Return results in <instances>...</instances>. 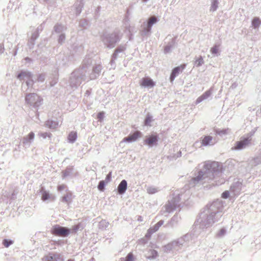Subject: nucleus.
<instances>
[{
  "label": "nucleus",
  "mask_w": 261,
  "mask_h": 261,
  "mask_svg": "<svg viewBox=\"0 0 261 261\" xmlns=\"http://www.w3.org/2000/svg\"><path fill=\"white\" fill-rule=\"evenodd\" d=\"M60 258V255L56 253H49L43 258L44 261H58Z\"/></svg>",
  "instance_id": "nucleus-6"
},
{
  "label": "nucleus",
  "mask_w": 261,
  "mask_h": 261,
  "mask_svg": "<svg viewBox=\"0 0 261 261\" xmlns=\"http://www.w3.org/2000/svg\"><path fill=\"white\" fill-rule=\"evenodd\" d=\"M204 99L203 98L202 96H200V97H199L197 100H196V103H200V102H201L202 100H203Z\"/></svg>",
  "instance_id": "nucleus-33"
},
{
  "label": "nucleus",
  "mask_w": 261,
  "mask_h": 261,
  "mask_svg": "<svg viewBox=\"0 0 261 261\" xmlns=\"http://www.w3.org/2000/svg\"><path fill=\"white\" fill-rule=\"evenodd\" d=\"M171 47L170 46H166L164 48V52L167 53L170 51Z\"/></svg>",
  "instance_id": "nucleus-32"
},
{
  "label": "nucleus",
  "mask_w": 261,
  "mask_h": 261,
  "mask_svg": "<svg viewBox=\"0 0 261 261\" xmlns=\"http://www.w3.org/2000/svg\"><path fill=\"white\" fill-rule=\"evenodd\" d=\"M152 119L151 117L150 116H147L145 120V124L146 125L150 126L151 125V122H152Z\"/></svg>",
  "instance_id": "nucleus-21"
},
{
  "label": "nucleus",
  "mask_w": 261,
  "mask_h": 261,
  "mask_svg": "<svg viewBox=\"0 0 261 261\" xmlns=\"http://www.w3.org/2000/svg\"><path fill=\"white\" fill-rule=\"evenodd\" d=\"M147 231H148V232H150L151 234H152V233H153L154 232H155V231L154 230H153L152 227L150 228L149 229H148Z\"/></svg>",
  "instance_id": "nucleus-36"
},
{
  "label": "nucleus",
  "mask_w": 261,
  "mask_h": 261,
  "mask_svg": "<svg viewBox=\"0 0 261 261\" xmlns=\"http://www.w3.org/2000/svg\"><path fill=\"white\" fill-rule=\"evenodd\" d=\"M163 221H160L156 224V225H158L160 227L161 225H163Z\"/></svg>",
  "instance_id": "nucleus-41"
},
{
  "label": "nucleus",
  "mask_w": 261,
  "mask_h": 261,
  "mask_svg": "<svg viewBox=\"0 0 261 261\" xmlns=\"http://www.w3.org/2000/svg\"><path fill=\"white\" fill-rule=\"evenodd\" d=\"M217 166V163L216 162H213L211 163H207L204 165L205 168L208 170V172H212L214 171V169H211L212 167Z\"/></svg>",
  "instance_id": "nucleus-13"
},
{
  "label": "nucleus",
  "mask_w": 261,
  "mask_h": 261,
  "mask_svg": "<svg viewBox=\"0 0 261 261\" xmlns=\"http://www.w3.org/2000/svg\"><path fill=\"white\" fill-rule=\"evenodd\" d=\"M213 137L211 136H205L201 139V145L202 146L212 145L214 144L212 142Z\"/></svg>",
  "instance_id": "nucleus-7"
},
{
  "label": "nucleus",
  "mask_w": 261,
  "mask_h": 261,
  "mask_svg": "<svg viewBox=\"0 0 261 261\" xmlns=\"http://www.w3.org/2000/svg\"><path fill=\"white\" fill-rule=\"evenodd\" d=\"M261 24V20L257 17H255L252 21V26L254 28H257L259 27L260 24Z\"/></svg>",
  "instance_id": "nucleus-15"
},
{
  "label": "nucleus",
  "mask_w": 261,
  "mask_h": 261,
  "mask_svg": "<svg viewBox=\"0 0 261 261\" xmlns=\"http://www.w3.org/2000/svg\"><path fill=\"white\" fill-rule=\"evenodd\" d=\"M249 140L248 139H245L243 141H238L236 143V146L233 148L234 149H240L244 148L249 143Z\"/></svg>",
  "instance_id": "nucleus-8"
},
{
  "label": "nucleus",
  "mask_w": 261,
  "mask_h": 261,
  "mask_svg": "<svg viewBox=\"0 0 261 261\" xmlns=\"http://www.w3.org/2000/svg\"><path fill=\"white\" fill-rule=\"evenodd\" d=\"M67 261H74V260L72 259H69Z\"/></svg>",
  "instance_id": "nucleus-45"
},
{
  "label": "nucleus",
  "mask_w": 261,
  "mask_h": 261,
  "mask_svg": "<svg viewBox=\"0 0 261 261\" xmlns=\"http://www.w3.org/2000/svg\"><path fill=\"white\" fill-rule=\"evenodd\" d=\"M65 188V186L64 185H61V186H59L58 187V190L59 191H61L63 189H64Z\"/></svg>",
  "instance_id": "nucleus-38"
},
{
  "label": "nucleus",
  "mask_w": 261,
  "mask_h": 261,
  "mask_svg": "<svg viewBox=\"0 0 261 261\" xmlns=\"http://www.w3.org/2000/svg\"><path fill=\"white\" fill-rule=\"evenodd\" d=\"M152 227L153 230H154L155 231H156L159 228V227L156 225V224L154 225Z\"/></svg>",
  "instance_id": "nucleus-42"
},
{
  "label": "nucleus",
  "mask_w": 261,
  "mask_h": 261,
  "mask_svg": "<svg viewBox=\"0 0 261 261\" xmlns=\"http://www.w3.org/2000/svg\"><path fill=\"white\" fill-rule=\"evenodd\" d=\"M142 134L139 131H136L133 134L125 137L123 139V142H132L136 141L138 138H141Z\"/></svg>",
  "instance_id": "nucleus-3"
},
{
  "label": "nucleus",
  "mask_w": 261,
  "mask_h": 261,
  "mask_svg": "<svg viewBox=\"0 0 261 261\" xmlns=\"http://www.w3.org/2000/svg\"><path fill=\"white\" fill-rule=\"evenodd\" d=\"M37 95L35 94H29L26 96L25 100L28 103H33Z\"/></svg>",
  "instance_id": "nucleus-12"
},
{
  "label": "nucleus",
  "mask_w": 261,
  "mask_h": 261,
  "mask_svg": "<svg viewBox=\"0 0 261 261\" xmlns=\"http://www.w3.org/2000/svg\"><path fill=\"white\" fill-rule=\"evenodd\" d=\"M185 66L186 65L185 64H182L174 68L172 70V72L170 77L171 82H173L175 77L177 76L180 72H182V71L185 69Z\"/></svg>",
  "instance_id": "nucleus-4"
},
{
  "label": "nucleus",
  "mask_w": 261,
  "mask_h": 261,
  "mask_svg": "<svg viewBox=\"0 0 261 261\" xmlns=\"http://www.w3.org/2000/svg\"><path fill=\"white\" fill-rule=\"evenodd\" d=\"M219 49L218 47L217 46H215L213 47H212L211 49V51L213 54H216L218 53Z\"/></svg>",
  "instance_id": "nucleus-25"
},
{
  "label": "nucleus",
  "mask_w": 261,
  "mask_h": 261,
  "mask_svg": "<svg viewBox=\"0 0 261 261\" xmlns=\"http://www.w3.org/2000/svg\"><path fill=\"white\" fill-rule=\"evenodd\" d=\"M28 137L30 140H33L34 138V134L33 132H31L28 135Z\"/></svg>",
  "instance_id": "nucleus-31"
},
{
  "label": "nucleus",
  "mask_w": 261,
  "mask_h": 261,
  "mask_svg": "<svg viewBox=\"0 0 261 261\" xmlns=\"http://www.w3.org/2000/svg\"><path fill=\"white\" fill-rule=\"evenodd\" d=\"M54 128H56L57 127V125H58V124L57 123H54Z\"/></svg>",
  "instance_id": "nucleus-44"
},
{
  "label": "nucleus",
  "mask_w": 261,
  "mask_h": 261,
  "mask_svg": "<svg viewBox=\"0 0 261 261\" xmlns=\"http://www.w3.org/2000/svg\"><path fill=\"white\" fill-rule=\"evenodd\" d=\"M50 198L49 194L46 191H43L42 194V199L43 201L46 200Z\"/></svg>",
  "instance_id": "nucleus-18"
},
{
  "label": "nucleus",
  "mask_w": 261,
  "mask_h": 261,
  "mask_svg": "<svg viewBox=\"0 0 261 261\" xmlns=\"http://www.w3.org/2000/svg\"><path fill=\"white\" fill-rule=\"evenodd\" d=\"M106 184V182L104 180L100 181L98 185V190L101 191H103Z\"/></svg>",
  "instance_id": "nucleus-19"
},
{
  "label": "nucleus",
  "mask_w": 261,
  "mask_h": 261,
  "mask_svg": "<svg viewBox=\"0 0 261 261\" xmlns=\"http://www.w3.org/2000/svg\"><path fill=\"white\" fill-rule=\"evenodd\" d=\"M151 234L150 232H148V231L147 232L146 234H145V237L147 238H149L151 237Z\"/></svg>",
  "instance_id": "nucleus-43"
},
{
  "label": "nucleus",
  "mask_w": 261,
  "mask_h": 261,
  "mask_svg": "<svg viewBox=\"0 0 261 261\" xmlns=\"http://www.w3.org/2000/svg\"><path fill=\"white\" fill-rule=\"evenodd\" d=\"M157 21V19L155 16L151 17L148 21V27L150 28L153 24L155 23Z\"/></svg>",
  "instance_id": "nucleus-16"
},
{
  "label": "nucleus",
  "mask_w": 261,
  "mask_h": 261,
  "mask_svg": "<svg viewBox=\"0 0 261 261\" xmlns=\"http://www.w3.org/2000/svg\"><path fill=\"white\" fill-rule=\"evenodd\" d=\"M127 188V182L125 180H122L118 187V191L119 194L124 193Z\"/></svg>",
  "instance_id": "nucleus-9"
},
{
  "label": "nucleus",
  "mask_w": 261,
  "mask_h": 261,
  "mask_svg": "<svg viewBox=\"0 0 261 261\" xmlns=\"http://www.w3.org/2000/svg\"><path fill=\"white\" fill-rule=\"evenodd\" d=\"M147 193L150 194H154L158 191V190L153 187H148L147 189Z\"/></svg>",
  "instance_id": "nucleus-17"
},
{
  "label": "nucleus",
  "mask_w": 261,
  "mask_h": 261,
  "mask_svg": "<svg viewBox=\"0 0 261 261\" xmlns=\"http://www.w3.org/2000/svg\"><path fill=\"white\" fill-rule=\"evenodd\" d=\"M3 244L5 247H8L10 245L13 244V241L5 239L3 241Z\"/></svg>",
  "instance_id": "nucleus-22"
},
{
  "label": "nucleus",
  "mask_w": 261,
  "mask_h": 261,
  "mask_svg": "<svg viewBox=\"0 0 261 261\" xmlns=\"http://www.w3.org/2000/svg\"><path fill=\"white\" fill-rule=\"evenodd\" d=\"M202 173V172L199 173V175L197 177V180H200L202 178V177L204 175V174H201Z\"/></svg>",
  "instance_id": "nucleus-39"
},
{
  "label": "nucleus",
  "mask_w": 261,
  "mask_h": 261,
  "mask_svg": "<svg viewBox=\"0 0 261 261\" xmlns=\"http://www.w3.org/2000/svg\"><path fill=\"white\" fill-rule=\"evenodd\" d=\"M134 257L132 252L129 253L125 257V261H134Z\"/></svg>",
  "instance_id": "nucleus-20"
},
{
  "label": "nucleus",
  "mask_w": 261,
  "mask_h": 261,
  "mask_svg": "<svg viewBox=\"0 0 261 261\" xmlns=\"http://www.w3.org/2000/svg\"><path fill=\"white\" fill-rule=\"evenodd\" d=\"M195 63L197 66H201L203 63V58L200 57L195 62Z\"/></svg>",
  "instance_id": "nucleus-23"
},
{
  "label": "nucleus",
  "mask_w": 261,
  "mask_h": 261,
  "mask_svg": "<svg viewBox=\"0 0 261 261\" xmlns=\"http://www.w3.org/2000/svg\"><path fill=\"white\" fill-rule=\"evenodd\" d=\"M103 116H104V113L103 112H99L97 115V118L99 120H101L103 118Z\"/></svg>",
  "instance_id": "nucleus-28"
},
{
  "label": "nucleus",
  "mask_w": 261,
  "mask_h": 261,
  "mask_svg": "<svg viewBox=\"0 0 261 261\" xmlns=\"http://www.w3.org/2000/svg\"><path fill=\"white\" fill-rule=\"evenodd\" d=\"M24 74L25 75L26 73L25 72H22L18 75V78L21 79L22 76H24Z\"/></svg>",
  "instance_id": "nucleus-40"
},
{
  "label": "nucleus",
  "mask_w": 261,
  "mask_h": 261,
  "mask_svg": "<svg viewBox=\"0 0 261 261\" xmlns=\"http://www.w3.org/2000/svg\"><path fill=\"white\" fill-rule=\"evenodd\" d=\"M211 94V92L210 91H207L205 92L201 96H202L204 99L208 98Z\"/></svg>",
  "instance_id": "nucleus-24"
},
{
  "label": "nucleus",
  "mask_w": 261,
  "mask_h": 261,
  "mask_svg": "<svg viewBox=\"0 0 261 261\" xmlns=\"http://www.w3.org/2000/svg\"><path fill=\"white\" fill-rule=\"evenodd\" d=\"M71 199L72 193L70 192H68L62 197V201L64 202L69 203L71 201Z\"/></svg>",
  "instance_id": "nucleus-10"
},
{
  "label": "nucleus",
  "mask_w": 261,
  "mask_h": 261,
  "mask_svg": "<svg viewBox=\"0 0 261 261\" xmlns=\"http://www.w3.org/2000/svg\"><path fill=\"white\" fill-rule=\"evenodd\" d=\"M70 232V230L66 227L61 226L59 225H56L53 226L51 233L57 236L65 237L68 236Z\"/></svg>",
  "instance_id": "nucleus-1"
},
{
  "label": "nucleus",
  "mask_w": 261,
  "mask_h": 261,
  "mask_svg": "<svg viewBox=\"0 0 261 261\" xmlns=\"http://www.w3.org/2000/svg\"><path fill=\"white\" fill-rule=\"evenodd\" d=\"M217 8V2L216 1V2H214V3L213 4V5H212L211 10H212L213 11H214L216 10Z\"/></svg>",
  "instance_id": "nucleus-27"
},
{
  "label": "nucleus",
  "mask_w": 261,
  "mask_h": 261,
  "mask_svg": "<svg viewBox=\"0 0 261 261\" xmlns=\"http://www.w3.org/2000/svg\"><path fill=\"white\" fill-rule=\"evenodd\" d=\"M158 142V136L155 135H152L146 137L144 140L145 144L152 146L153 145L156 144Z\"/></svg>",
  "instance_id": "nucleus-5"
},
{
  "label": "nucleus",
  "mask_w": 261,
  "mask_h": 261,
  "mask_svg": "<svg viewBox=\"0 0 261 261\" xmlns=\"http://www.w3.org/2000/svg\"><path fill=\"white\" fill-rule=\"evenodd\" d=\"M155 85V82L149 77L142 78L140 82V85L143 87L152 88Z\"/></svg>",
  "instance_id": "nucleus-2"
},
{
  "label": "nucleus",
  "mask_w": 261,
  "mask_h": 261,
  "mask_svg": "<svg viewBox=\"0 0 261 261\" xmlns=\"http://www.w3.org/2000/svg\"><path fill=\"white\" fill-rule=\"evenodd\" d=\"M147 231H148V232H150L151 234H152V233H153L154 232H155V231L154 230H153L152 227L150 228L149 229H148Z\"/></svg>",
  "instance_id": "nucleus-35"
},
{
  "label": "nucleus",
  "mask_w": 261,
  "mask_h": 261,
  "mask_svg": "<svg viewBox=\"0 0 261 261\" xmlns=\"http://www.w3.org/2000/svg\"><path fill=\"white\" fill-rule=\"evenodd\" d=\"M80 228V224L75 225L73 226L72 228V230H73L74 232H76Z\"/></svg>",
  "instance_id": "nucleus-29"
},
{
  "label": "nucleus",
  "mask_w": 261,
  "mask_h": 261,
  "mask_svg": "<svg viewBox=\"0 0 261 261\" xmlns=\"http://www.w3.org/2000/svg\"><path fill=\"white\" fill-rule=\"evenodd\" d=\"M148 256H147V258L148 259H153L155 258L158 254V252L153 249H150L148 251Z\"/></svg>",
  "instance_id": "nucleus-11"
},
{
  "label": "nucleus",
  "mask_w": 261,
  "mask_h": 261,
  "mask_svg": "<svg viewBox=\"0 0 261 261\" xmlns=\"http://www.w3.org/2000/svg\"><path fill=\"white\" fill-rule=\"evenodd\" d=\"M229 196V192L228 191L224 192L222 194V197L227 198Z\"/></svg>",
  "instance_id": "nucleus-30"
},
{
  "label": "nucleus",
  "mask_w": 261,
  "mask_h": 261,
  "mask_svg": "<svg viewBox=\"0 0 261 261\" xmlns=\"http://www.w3.org/2000/svg\"><path fill=\"white\" fill-rule=\"evenodd\" d=\"M111 175H112V173L111 172H110L106 176V179H105V182H106V184H107L108 182H109L110 180H111Z\"/></svg>",
  "instance_id": "nucleus-26"
},
{
  "label": "nucleus",
  "mask_w": 261,
  "mask_h": 261,
  "mask_svg": "<svg viewBox=\"0 0 261 261\" xmlns=\"http://www.w3.org/2000/svg\"><path fill=\"white\" fill-rule=\"evenodd\" d=\"M77 138V134L76 132H71L68 135V139L70 142H73L75 141Z\"/></svg>",
  "instance_id": "nucleus-14"
},
{
  "label": "nucleus",
  "mask_w": 261,
  "mask_h": 261,
  "mask_svg": "<svg viewBox=\"0 0 261 261\" xmlns=\"http://www.w3.org/2000/svg\"><path fill=\"white\" fill-rule=\"evenodd\" d=\"M147 231H148V232H150L151 234H152V233H153L154 232H155V231L154 230H153L152 227L150 228L149 229H148Z\"/></svg>",
  "instance_id": "nucleus-37"
},
{
  "label": "nucleus",
  "mask_w": 261,
  "mask_h": 261,
  "mask_svg": "<svg viewBox=\"0 0 261 261\" xmlns=\"http://www.w3.org/2000/svg\"><path fill=\"white\" fill-rule=\"evenodd\" d=\"M41 136L43 137V138H46L47 136H48V137H50L51 136V134H48L47 133H43L41 135Z\"/></svg>",
  "instance_id": "nucleus-34"
}]
</instances>
